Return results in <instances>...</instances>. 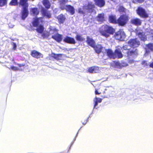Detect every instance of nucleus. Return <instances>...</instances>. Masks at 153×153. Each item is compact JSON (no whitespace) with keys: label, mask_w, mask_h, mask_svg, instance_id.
I'll return each mask as SVG.
<instances>
[{"label":"nucleus","mask_w":153,"mask_h":153,"mask_svg":"<svg viewBox=\"0 0 153 153\" xmlns=\"http://www.w3.org/2000/svg\"><path fill=\"white\" fill-rule=\"evenodd\" d=\"M63 41L66 43L70 44H75L76 43L75 41L74 38L67 36L64 38Z\"/></svg>","instance_id":"ddd939ff"},{"label":"nucleus","mask_w":153,"mask_h":153,"mask_svg":"<svg viewBox=\"0 0 153 153\" xmlns=\"http://www.w3.org/2000/svg\"><path fill=\"white\" fill-rule=\"evenodd\" d=\"M126 9L123 6H120L118 10L120 13H122L126 11Z\"/></svg>","instance_id":"7c9ffc66"},{"label":"nucleus","mask_w":153,"mask_h":153,"mask_svg":"<svg viewBox=\"0 0 153 153\" xmlns=\"http://www.w3.org/2000/svg\"><path fill=\"white\" fill-rule=\"evenodd\" d=\"M131 22L132 24L136 26L140 25L141 24V20L138 18L133 19H131Z\"/></svg>","instance_id":"dca6fc26"},{"label":"nucleus","mask_w":153,"mask_h":153,"mask_svg":"<svg viewBox=\"0 0 153 153\" xmlns=\"http://www.w3.org/2000/svg\"><path fill=\"white\" fill-rule=\"evenodd\" d=\"M42 22V18L39 17V18H35L33 19L32 23L34 27H38L36 30L38 32L42 33L44 30V27L41 24Z\"/></svg>","instance_id":"f03ea898"},{"label":"nucleus","mask_w":153,"mask_h":153,"mask_svg":"<svg viewBox=\"0 0 153 153\" xmlns=\"http://www.w3.org/2000/svg\"><path fill=\"white\" fill-rule=\"evenodd\" d=\"M41 13L44 16L48 18H50L51 17L50 13L48 12L44 8H42L41 10Z\"/></svg>","instance_id":"a211bd4d"},{"label":"nucleus","mask_w":153,"mask_h":153,"mask_svg":"<svg viewBox=\"0 0 153 153\" xmlns=\"http://www.w3.org/2000/svg\"><path fill=\"white\" fill-rule=\"evenodd\" d=\"M126 36V35L123 31L122 30H120L115 33V38L118 40L123 41L124 40Z\"/></svg>","instance_id":"6e6552de"},{"label":"nucleus","mask_w":153,"mask_h":153,"mask_svg":"<svg viewBox=\"0 0 153 153\" xmlns=\"http://www.w3.org/2000/svg\"><path fill=\"white\" fill-rule=\"evenodd\" d=\"M70 12L71 15H73L75 13V9L73 7L70 5H66L65 6L64 9Z\"/></svg>","instance_id":"4468645a"},{"label":"nucleus","mask_w":153,"mask_h":153,"mask_svg":"<svg viewBox=\"0 0 153 153\" xmlns=\"http://www.w3.org/2000/svg\"><path fill=\"white\" fill-rule=\"evenodd\" d=\"M150 67L153 68V62L150 64Z\"/></svg>","instance_id":"37998d69"},{"label":"nucleus","mask_w":153,"mask_h":153,"mask_svg":"<svg viewBox=\"0 0 153 153\" xmlns=\"http://www.w3.org/2000/svg\"><path fill=\"white\" fill-rule=\"evenodd\" d=\"M128 19L126 15H122L117 20V22L119 25L123 26L127 23Z\"/></svg>","instance_id":"1a4fd4ad"},{"label":"nucleus","mask_w":153,"mask_h":153,"mask_svg":"<svg viewBox=\"0 0 153 153\" xmlns=\"http://www.w3.org/2000/svg\"><path fill=\"white\" fill-rule=\"evenodd\" d=\"M143 65H147V62L145 61H143L142 62Z\"/></svg>","instance_id":"ea45409f"},{"label":"nucleus","mask_w":153,"mask_h":153,"mask_svg":"<svg viewBox=\"0 0 153 153\" xmlns=\"http://www.w3.org/2000/svg\"><path fill=\"white\" fill-rule=\"evenodd\" d=\"M138 35L141 40L145 41L146 40V36L143 34V33L139 32L138 33Z\"/></svg>","instance_id":"a878e982"},{"label":"nucleus","mask_w":153,"mask_h":153,"mask_svg":"<svg viewBox=\"0 0 153 153\" xmlns=\"http://www.w3.org/2000/svg\"><path fill=\"white\" fill-rule=\"evenodd\" d=\"M43 4L45 7L47 9L49 8L50 7V3L48 0H43Z\"/></svg>","instance_id":"c85d7f7f"},{"label":"nucleus","mask_w":153,"mask_h":153,"mask_svg":"<svg viewBox=\"0 0 153 153\" xmlns=\"http://www.w3.org/2000/svg\"><path fill=\"white\" fill-rule=\"evenodd\" d=\"M54 31L56 32V33L54 35H52V38L58 42H60L62 39V35L58 33L56 29H54Z\"/></svg>","instance_id":"9b49d317"},{"label":"nucleus","mask_w":153,"mask_h":153,"mask_svg":"<svg viewBox=\"0 0 153 153\" xmlns=\"http://www.w3.org/2000/svg\"><path fill=\"white\" fill-rule=\"evenodd\" d=\"M102 27L103 30L101 31V34L106 37L109 36V34H113L114 32V29L112 27L108 25H103Z\"/></svg>","instance_id":"39448f33"},{"label":"nucleus","mask_w":153,"mask_h":153,"mask_svg":"<svg viewBox=\"0 0 153 153\" xmlns=\"http://www.w3.org/2000/svg\"><path fill=\"white\" fill-rule=\"evenodd\" d=\"M96 4L100 7L104 6L105 4L104 0H94Z\"/></svg>","instance_id":"f3484780"},{"label":"nucleus","mask_w":153,"mask_h":153,"mask_svg":"<svg viewBox=\"0 0 153 153\" xmlns=\"http://www.w3.org/2000/svg\"><path fill=\"white\" fill-rule=\"evenodd\" d=\"M94 5L91 3H88L87 6H84L82 8H79L78 13L82 14L85 13L86 12L91 13L93 12Z\"/></svg>","instance_id":"20e7f679"},{"label":"nucleus","mask_w":153,"mask_h":153,"mask_svg":"<svg viewBox=\"0 0 153 153\" xmlns=\"http://www.w3.org/2000/svg\"><path fill=\"white\" fill-rule=\"evenodd\" d=\"M94 48L96 53H97L99 54L101 52L102 48L100 45H98Z\"/></svg>","instance_id":"bb28decb"},{"label":"nucleus","mask_w":153,"mask_h":153,"mask_svg":"<svg viewBox=\"0 0 153 153\" xmlns=\"http://www.w3.org/2000/svg\"><path fill=\"white\" fill-rule=\"evenodd\" d=\"M78 132L77 133V134H76V136H77V134H78Z\"/></svg>","instance_id":"a18cd8bd"},{"label":"nucleus","mask_w":153,"mask_h":153,"mask_svg":"<svg viewBox=\"0 0 153 153\" xmlns=\"http://www.w3.org/2000/svg\"><path fill=\"white\" fill-rule=\"evenodd\" d=\"M105 51L107 56L110 59L121 58L123 56L121 51L119 49H116L114 53L110 49L106 50Z\"/></svg>","instance_id":"f257e3e1"},{"label":"nucleus","mask_w":153,"mask_h":153,"mask_svg":"<svg viewBox=\"0 0 153 153\" xmlns=\"http://www.w3.org/2000/svg\"><path fill=\"white\" fill-rule=\"evenodd\" d=\"M52 31L51 30L50 31V33H51V32H52Z\"/></svg>","instance_id":"09e8293b"},{"label":"nucleus","mask_w":153,"mask_h":153,"mask_svg":"<svg viewBox=\"0 0 153 153\" xmlns=\"http://www.w3.org/2000/svg\"><path fill=\"white\" fill-rule=\"evenodd\" d=\"M129 46L133 48L138 47L140 45V41L137 39H131L128 42Z\"/></svg>","instance_id":"0eeeda50"},{"label":"nucleus","mask_w":153,"mask_h":153,"mask_svg":"<svg viewBox=\"0 0 153 153\" xmlns=\"http://www.w3.org/2000/svg\"><path fill=\"white\" fill-rule=\"evenodd\" d=\"M27 0H20V4L23 7V10L22 11V19L24 20L28 15V11L27 9L28 4Z\"/></svg>","instance_id":"7ed1b4c3"},{"label":"nucleus","mask_w":153,"mask_h":153,"mask_svg":"<svg viewBox=\"0 0 153 153\" xmlns=\"http://www.w3.org/2000/svg\"><path fill=\"white\" fill-rule=\"evenodd\" d=\"M99 71V68L97 66H93L89 68L88 69V72L91 73H98Z\"/></svg>","instance_id":"2eb2a0df"},{"label":"nucleus","mask_w":153,"mask_h":153,"mask_svg":"<svg viewBox=\"0 0 153 153\" xmlns=\"http://www.w3.org/2000/svg\"><path fill=\"white\" fill-rule=\"evenodd\" d=\"M115 66L117 68H120L121 67V64L119 62H114Z\"/></svg>","instance_id":"f704fd0d"},{"label":"nucleus","mask_w":153,"mask_h":153,"mask_svg":"<svg viewBox=\"0 0 153 153\" xmlns=\"http://www.w3.org/2000/svg\"><path fill=\"white\" fill-rule=\"evenodd\" d=\"M11 69L14 71H17L19 70V69L17 67L14 66H11L10 68Z\"/></svg>","instance_id":"c9c22d12"},{"label":"nucleus","mask_w":153,"mask_h":153,"mask_svg":"<svg viewBox=\"0 0 153 153\" xmlns=\"http://www.w3.org/2000/svg\"><path fill=\"white\" fill-rule=\"evenodd\" d=\"M86 41L89 45L92 47H94L95 45V43L93 39L87 36Z\"/></svg>","instance_id":"4be33fe9"},{"label":"nucleus","mask_w":153,"mask_h":153,"mask_svg":"<svg viewBox=\"0 0 153 153\" xmlns=\"http://www.w3.org/2000/svg\"><path fill=\"white\" fill-rule=\"evenodd\" d=\"M31 55L33 57L38 59L43 56V55L41 53L36 51H32Z\"/></svg>","instance_id":"aec40b11"},{"label":"nucleus","mask_w":153,"mask_h":153,"mask_svg":"<svg viewBox=\"0 0 153 153\" xmlns=\"http://www.w3.org/2000/svg\"><path fill=\"white\" fill-rule=\"evenodd\" d=\"M105 15L103 13L99 14L96 17L97 20L100 22H102L105 20Z\"/></svg>","instance_id":"412c9836"},{"label":"nucleus","mask_w":153,"mask_h":153,"mask_svg":"<svg viewBox=\"0 0 153 153\" xmlns=\"http://www.w3.org/2000/svg\"><path fill=\"white\" fill-rule=\"evenodd\" d=\"M57 18L60 23H63L65 19V16L62 14H61L58 16Z\"/></svg>","instance_id":"393cba45"},{"label":"nucleus","mask_w":153,"mask_h":153,"mask_svg":"<svg viewBox=\"0 0 153 153\" xmlns=\"http://www.w3.org/2000/svg\"><path fill=\"white\" fill-rule=\"evenodd\" d=\"M13 49L14 50H15L16 48V43L13 42Z\"/></svg>","instance_id":"e433bc0d"},{"label":"nucleus","mask_w":153,"mask_h":153,"mask_svg":"<svg viewBox=\"0 0 153 153\" xmlns=\"http://www.w3.org/2000/svg\"><path fill=\"white\" fill-rule=\"evenodd\" d=\"M60 2V6L62 10L64 9L65 4L68 2V0H59Z\"/></svg>","instance_id":"5701e85b"},{"label":"nucleus","mask_w":153,"mask_h":153,"mask_svg":"<svg viewBox=\"0 0 153 153\" xmlns=\"http://www.w3.org/2000/svg\"><path fill=\"white\" fill-rule=\"evenodd\" d=\"M145 54H148L150 52L153 51V43H150L146 45L145 48Z\"/></svg>","instance_id":"f8f14e48"},{"label":"nucleus","mask_w":153,"mask_h":153,"mask_svg":"<svg viewBox=\"0 0 153 153\" xmlns=\"http://www.w3.org/2000/svg\"><path fill=\"white\" fill-rule=\"evenodd\" d=\"M95 94H100V93H99L97 90H96L95 91Z\"/></svg>","instance_id":"a19ab883"},{"label":"nucleus","mask_w":153,"mask_h":153,"mask_svg":"<svg viewBox=\"0 0 153 153\" xmlns=\"http://www.w3.org/2000/svg\"><path fill=\"white\" fill-rule=\"evenodd\" d=\"M76 38L77 40L79 41H83L84 39V38L79 35H77L76 37Z\"/></svg>","instance_id":"473e14b6"},{"label":"nucleus","mask_w":153,"mask_h":153,"mask_svg":"<svg viewBox=\"0 0 153 153\" xmlns=\"http://www.w3.org/2000/svg\"><path fill=\"white\" fill-rule=\"evenodd\" d=\"M137 13L138 15L142 17L147 18L148 17V15L145 10L142 7H138L137 10Z\"/></svg>","instance_id":"9d476101"},{"label":"nucleus","mask_w":153,"mask_h":153,"mask_svg":"<svg viewBox=\"0 0 153 153\" xmlns=\"http://www.w3.org/2000/svg\"><path fill=\"white\" fill-rule=\"evenodd\" d=\"M13 27V26L12 25L11 27H11L12 28Z\"/></svg>","instance_id":"de8ad7c7"},{"label":"nucleus","mask_w":153,"mask_h":153,"mask_svg":"<svg viewBox=\"0 0 153 153\" xmlns=\"http://www.w3.org/2000/svg\"><path fill=\"white\" fill-rule=\"evenodd\" d=\"M7 0H0V6L2 7L6 4Z\"/></svg>","instance_id":"72a5a7b5"},{"label":"nucleus","mask_w":153,"mask_h":153,"mask_svg":"<svg viewBox=\"0 0 153 153\" xmlns=\"http://www.w3.org/2000/svg\"><path fill=\"white\" fill-rule=\"evenodd\" d=\"M51 56L56 60H59L61 59L62 55L61 54H56L54 53L51 54Z\"/></svg>","instance_id":"cd10ccee"},{"label":"nucleus","mask_w":153,"mask_h":153,"mask_svg":"<svg viewBox=\"0 0 153 153\" xmlns=\"http://www.w3.org/2000/svg\"><path fill=\"white\" fill-rule=\"evenodd\" d=\"M17 0H12L10 3V5L12 6H16L18 5Z\"/></svg>","instance_id":"2f4dec72"},{"label":"nucleus","mask_w":153,"mask_h":153,"mask_svg":"<svg viewBox=\"0 0 153 153\" xmlns=\"http://www.w3.org/2000/svg\"><path fill=\"white\" fill-rule=\"evenodd\" d=\"M17 65L20 67H21L22 66H24V65L23 64H18Z\"/></svg>","instance_id":"79ce46f5"},{"label":"nucleus","mask_w":153,"mask_h":153,"mask_svg":"<svg viewBox=\"0 0 153 153\" xmlns=\"http://www.w3.org/2000/svg\"><path fill=\"white\" fill-rule=\"evenodd\" d=\"M128 46L127 45H125L123 46L122 49L125 50H127L126 53H127L128 56L129 57H131L133 58L135 57L137 55V49H135L134 51H129L128 50Z\"/></svg>","instance_id":"423d86ee"},{"label":"nucleus","mask_w":153,"mask_h":153,"mask_svg":"<svg viewBox=\"0 0 153 153\" xmlns=\"http://www.w3.org/2000/svg\"><path fill=\"white\" fill-rule=\"evenodd\" d=\"M131 61H132V62H131V63H132V62H133V60H132Z\"/></svg>","instance_id":"49530a36"},{"label":"nucleus","mask_w":153,"mask_h":153,"mask_svg":"<svg viewBox=\"0 0 153 153\" xmlns=\"http://www.w3.org/2000/svg\"><path fill=\"white\" fill-rule=\"evenodd\" d=\"M31 12L34 16H36L39 13V11L38 9L36 8H33L31 9Z\"/></svg>","instance_id":"c756f323"},{"label":"nucleus","mask_w":153,"mask_h":153,"mask_svg":"<svg viewBox=\"0 0 153 153\" xmlns=\"http://www.w3.org/2000/svg\"><path fill=\"white\" fill-rule=\"evenodd\" d=\"M121 67H124V66H126L128 65L125 62H123L122 63H121Z\"/></svg>","instance_id":"4c0bfd02"},{"label":"nucleus","mask_w":153,"mask_h":153,"mask_svg":"<svg viewBox=\"0 0 153 153\" xmlns=\"http://www.w3.org/2000/svg\"><path fill=\"white\" fill-rule=\"evenodd\" d=\"M109 22L112 23H116L117 20L116 16L115 15H111L109 16Z\"/></svg>","instance_id":"b1692460"},{"label":"nucleus","mask_w":153,"mask_h":153,"mask_svg":"<svg viewBox=\"0 0 153 153\" xmlns=\"http://www.w3.org/2000/svg\"><path fill=\"white\" fill-rule=\"evenodd\" d=\"M102 101V100L101 98H98L96 97L93 100V102L94 104L93 109L95 108L97 109V108L96 107L98 105V103L101 102Z\"/></svg>","instance_id":"6ab92c4d"},{"label":"nucleus","mask_w":153,"mask_h":153,"mask_svg":"<svg viewBox=\"0 0 153 153\" xmlns=\"http://www.w3.org/2000/svg\"><path fill=\"white\" fill-rule=\"evenodd\" d=\"M89 118V117L86 120V122L85 123H82V124L83 125H85L86 124V123L87 122V121H88V119Z\"/></svg>","instance_id":"c03bdc74"},{"label":"nucleus","mask_w":153,"mask_h":153,"mask_svg":"<svg viewBox=\"0 0 153 153\" xmlns=\"http://www.w3.org/2000/svg\"><path fill=\"white\" fill-rule=\"evenodd\" d=\"M136 1L139 3H141L143 2L144 0H135Z\"/></svg>","instance_id":"58836bf2"}]
</instances>
